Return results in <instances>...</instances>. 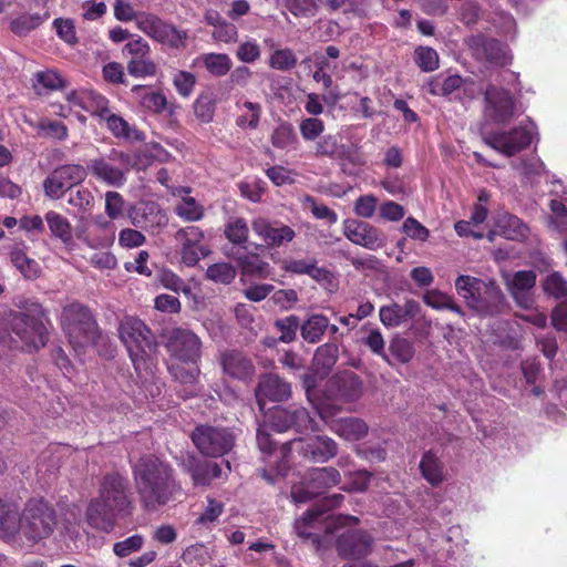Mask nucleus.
<instances>
[{
    "label": "nucleus",
    "instance_id": "obj_1",
    "mask_svg": "<svg viewBox=\"0 0 567 567\" xmlns=\"http://www.w3.org/2000/svg\"><path fill=\"white\" fill-rule=\"evenodd\" d=\"M135 501L128 477L112 471L99 481L97 495L90 499L85 509V522L96 532L110 534L118 519L132 517Z\"/></svg>",
    "mask_w": 567,
    "mask_h": 567
},
{
    "label": "nucleus",
    "instance_id": "obj_2",
    "mask_svg": "<svg viewBox=\"0 0 567 567\" xmlns=\"http://www.w3.org/2000/svg\"><path fill=\"white\" fill-rule=\"evenodd\" d=\"M132 474L140 504L146 512L158 511L181 492L174 467L156 455L141 456L132 466Z\"/></svg>",
    "mask_w": 567,
    "mask_h": 567
},
{
    "label": "nucleus",
    "instance_id": "obj_3",
    "mask_svg": "<svg viewBox=\"0 0 567 567\" xmlns=\"http://www.w3.org/2000/svg\"><path fill=\"white\" fill-rule=\"evenodd\" d=\"M18 307L21 311H13L9 316L10 331L21 342V349L39 351L49 341L48 311L34 300L21 301Z\"/></svg>",
    "mask_w": 567,
    "mask_h": 567
},
{
    "label": "nucleus",
    "instance_id": "obj_4",
    "mask_svg": "<svg viewBox=\"0 0 567 567\" xmlns=\"http://www.w3.org/2000/svg\"><path fill=\"white\" fill-rule=\"evenodd\" d=\"M343 499L344 496L342 494L323 497L319 505L309 508L296 520L295 529L297 535L301 538L310 539L313 544H319L321 530L326 534H331L334 529L350 523L357 524L359 519L355 516L327 514L329 511L339 507Z\"/></svg>",
    "mask_w": 567,
    "mask_h": 567
},
{
    "label": "nucleus",
    "instance_id": "obj_5",
    "mask_svg": "<svg viewBox=\"0 0 567 567\" xmlns=\"http://www.w3.org/2000/svg\"><path fill=\"white\" fill-rule=\"evenodd\" d=\"M59 518L54 506L44 498H30L20 514V533L33 546L51 537Z\"/></svg>",
    "mask_w": 567,
    "mask_h": 567
},
{
    "label": "nucleus",
    "instance_id": "obj_6",
    "mask_svg": "<svg viewBox=\"0 0 567 567\" xmlns=\"http://www.w3.org/2000/svg\"><path fill=\"white\" fill-rule=\"evenodd\" d=\"M60 322L75 350L91 343L97 332L96 320L87 306L74 301L63 307Z\"/></svg>",
    "mask_w": 567,
    "mask_h": 567
},
{
    "label": "nucleus",
    "instance_id": "obj_7",
    "mask_svg": "<svg viewBox=\"0 0 567 567\" xmlns=\"http://www.w3.org/2000/svg\"><path fill=\"white\" fill-rule=\"evenodd\" d=\"M138 163L140 155L137 153L112 148L107 158L91 159L86 172L106 185L122 187L126 183V173L138 168Z\"/></svg>",
    "mask_w": 567,
    "mask_h": 567
},
{
    "label": "nucleus",
    "instance_id": "obj_8",
    "mask_svg": "<svg viewBox=\"0 0 567 567\" xmlns=\"http://www.w3.org/2000/svg\"><path fill=\"white\" fill-rule=\"evenodd\" d=\"M118 333L140 374L147 369L146 359L155 343L151 329L138 318L125 317L120 323Z\"/></svg>",
    "mask_w": 567,
    "mask_h": 567
},
{
    "label": "nucleus",
    "instance_id": "obj_9",
    "mask_svg": "<svg viewBox=\"0 0 567 567\" xmlns=\"http://www.w3.org/2000/svg\"><path fill=\"white\" fill-rule=\"evenodd\" d=\"M293 444L298 445L303 457L317 463H326L338 454V444L327 435H316L306 441L302 439L291 440L282 443L278 449L280 455L278 473L288 468V457Z\"/></svg>",
    "mask_w": 567,
    "mask_h": 567
},
{
    "label": "nucleus",
    "instance_id": "obj_10",
    "mask_svg": "<svg viewBox=\"0 0 567 567\" xmlns=\"http://www.w3.org/2000/svg\"><path fill=\"white\" fill-rule=\"evenodd\" d=\"M340 482L341 475L332 466L310 468L303 475L300 484L292 487L291 496L296 503H306L326 494Z\"/></svg>",
    "mask_w": 567,
    "mask_h": 567
},
{
    "label": "nucleus",
    "instance_id": "obj_11",
    "mask_svg": "<svg viewBox=\"0 0 567 567\" xmlns=\"http://www.w3.org/2000/svg\"><path fill=\"white\" fill-rule=\"evenodd\" d=\"M190 439L199 453L208 457L224 456L235 445V436L230 430L207 424L197 425Z\"/></svg>",
    "mask_w": 567,
    "mask_h": 567
},
{
    "label": "nucleus",
    "instance_id": "obj_12",
    "mask_svg": "<svg viewBox=\"0 0 567 567\" xmlns=\"http://www.w3.org/2000/svg\"><path fill=\"white\" fill-rule=\"evenodd\" d=\"M137 29L152 40L175 50L184 49L188 39L186 30L178 29L151 12H141Z\"/></svg>",
    "mask_w": 567,
    "mask_h": 567
},
{
    "label": "nucleus",
    "instance_id": "obj_13",
    "mask_svg": "<svg viewBox=\"0 0 567 567\" xmlns=\"http://www.w3.org/2000/svg\"><path fill=\"white\" fill-rule=\"evenodd\" d=\"M165 348L169 355L181 363L196 364L202 357L199 337L186 328H173L166 333Z\"/></svg>",
    "mask_w": 567,
    "mask_h": 567
},
{
    "label": "nucleus",
    "instance_id": "obj_14",
    "mask_svg": "<svg viewBox=\"0 0 567 567\" xmlns=\"http://www.w3.org/2000/svg\"><path fill=\"white\" fill-rule=\"evenodd\" d=\"M264 423L278 433H284L290 429L302 433L313 430L315 421L306 408L292 404L289 406H275Z\"/></svg>",
    "mask_w": 567,
    "mask_h": 567
},
{
    "label": "nucleus",
    "instance_id": "obj_15",
    "mask_svg": "<svg viewBox=\"0 0 567 567\" xmlns=\"http://www.w3.org/2000/svg\"><path fill=\"white\" fill-rule=\"evenodd\" d=\"M465 43L471 55L478 62L495 66H505L512 61L507 45L484 33L468 37Z\"/></svg>",
    "mask_w": 567,
    "mask_h": 567
},
{
    "label": "nucleus",
    "instance_id": "obj_16",
    "mask_svg": "<svg viewBox=\"0 0 567 567\" xmlns=\"http://www.w3.org/2000/svg\"><path fill=\"white\" fill-rule=\"evenodd\" d=\"M87 176L86 168L80 164H64L54 168L43 181L44 194L52 199H60Z\"/></svg>",
    "mask_w": 567,
    "mask_h": 567
},
{
    "label": "nucleus",
    "instance_id": "obj_17",
    "mask_svg": "<svg viewBox=\"0 0 567 567\" xmlns=\"http://www.w3.org/2000/svg\"><path fill=\"white\" fill-rule=\"evenodd\" d=\"M174 238L179 246L182 262L187 267H195L210 254L209 247L204 244L205 234L197 226L179 228Z\"/></svg>",
    "mask_w": 567,
    "mask_h": 567
},
{
    "label": "nucleus",
    "instance_id": "obj_18",
    "mask_svg": "<svg viewBox=\"0 0 567 567\" xmlns=\"http://www.w3.org/2000/svg\"><path fill=\"white\" fill-rule=\"evenodd\" d=\"M532 140L530 131L524 126H516L508 132H491L483 138L486 145L507 157L526 150Z\"/></svg>",
    "mask_w": 567,
    "mask_h": 567
},
{
    "label": "nucleus",
    "instance_id": "obj_19",
    "mask_svg": "<svg viewBox=\"0 0 567 567\" xmlns=\"http://www.w3.org/2000/svg\"><path fill=\"white\" fill-rule=\"evenodd\" d=\"M484 100L485 114L496 124L508 123L515 115L516 103L508 90L489 84L486 87Z\"/></svg>",
    "mask_w": 567,
    "mask_h": 567
},
{
    "label": "nucleus",
    "instance_id": "obj_20",
    "mask_svg": "<svg viewBox=\"0 0 567 567\" xmlns=\"http://www.w3.org/2000/svg\"><path fill=\"white\" fill-rule=\"evenodd\" d=\"M326 393L334 401L354 402L363 393V382L353 371L344 370L328 380Z\"/></svg>",
    "mask_w": 567,
    "mask_h": 567
},
{
    "label": "nucleus",
    "instance_id": "obj_21",
    "mask_svg": "<svg viewBox=\"0 0 567 567\" xmlns=\"http://www.w3.org/2000/svg\"><path fill=\"white\" fill-rule=\"evenodd\" d=\"M343 235L352 244L369 250H378L385 245V236L383 231L363 220L352 218L344 219Z\"/></svg>",
    "mask_w": 567,
    "mask_h": 567
},
{
    "label": "nucleus",
    "instance_id": "obj_22",
    "mask_svg": "<svg viewBox=\"0 0 567 567\" xmlns=\"http://www.w3.org/2000/svg\"><path fill=\"white\" fill-rule=\"evenodd\" d=\"M251 228L254 234L269 248L281 247L291 243L296 237V231L290 226L261 216L252 219Z\"/></svg>",
    "mask_w": 567,
    "mask_h": 567
},
{
    "label": "nucleus",
    "instance_id": "obj_23",
    "mask_svg": "<svg viewBox=\"0 0 567 567\" xmlns=\"http://www.w3.org/2000/svg\"><path fill=\"white\" fill-rule=\"evenodd\" d=\"M373 537L365 530L351 529L338 536L336 548L340 557L359 559L372 551Z\"/></svg>",
    "mask_w": 567,
    "mask_h": 567
},
{
    "label": "nucleus",
    "instance_id": "obj_24",
    "mask_svg": "<svg viewBox=\"0 0 567 567\" xmlns=\"http://www.w3.org/2000/svg\"><path fill=\"white\" fill-rule=\"evenodd\" d=\"M76 238L91 248H106L114 243L115 226L113 221L99 216L92 223L79 226L76 228Z\"/></svg>",
    "mask_w": 567,
    "mask_h": 567
},
{
    "label": "nucleus",
    "instance_id": "obj_25",
    "mask_svg": "<svg viewBox=\"0 0 567 567\" xmlns=\"http://www.w3.org/2000/svg\"><path fill=\"white\" fill-rule=\"evenodd\" d=\"M256 400L259 409L262 411L266 401L280 402L288 400L291 395V385L277 374H265L258 382Z\"/></svg>",
    "mask_w": 567,
    "mask_h": 567
},
{
    "label": "nucleus",
    "instance_id": "obj_26",
    "mask_svg": "<svg viewBox=\"0 0 567 567\" xmlns=\"http://www.w3.org/2000/svg\"><path fill=\"white\" fill-rule=\"evenodd\" d=\"M130 219L135 227L153 230L166 225L167 216L154 202H141L130 210Z\"/></svg>",
    "mask_w": 567,
    "mask_h": 567
},
{
    "label": "nucleus",
    "instance_id": "obj_27",
    "mask_svg": "<svg viewBox=\"0 0 567 567\" xmlns=\"http://www.w3.org/2000/svg\"><path fill=\"white\" fill-rule=\"evenodd\" d=\"M317 154L360 165V155L353 145L341 144L338 135H326L317 143Z\"/></svg>",
    "mask_w": 567,
    "mask_h": 567
},
{
    "label": "nucleus",
    "instance_id": "obj_28",
    "mask_svg": "<svg viewBox=\"0 0 567 567\" xmlns=\"http://www.w3.org/2000/svg\"><path fill=\"white\" fill-rule=\"evenodd\" d=\"M225 374L237 380H249L255 374L252 361L238 350H226L220 354Z\"/></svg>",
    "mask_w": 567,
    "mask_h": 567
},
{
    "label": "nucleus",
    "instance_id": "obj_29",
    "mask_svg": "<svg viewBox=\"0 0 567 567\" xmlns=\"http://www.w3.org/2000/svg\"><path fill=\"white\" fill-rule=\"evenodd\" d=\"M476 305L472 310L480 316H494L502 311L504 306V295L494 281H485V289L480 290L475 297Z\"/></svg>",
    "mask_w": 567,
    "mask_h": 567
},
{
    "label": "nucleus",
    "instance_id": "obj_30",
    "mask_svg": "<svg viewBox=\"0 0 567 567\" xmlns=\"http://www.w3.org/2000/svg\"><path fill=\"white\" fill-rule=\"evenodd\" d=\"M186 472L189 474L194 486H209L214 478L221 476L219 464L195 457L186 464Z\"/></svg>",
    "mask_w": 567,
    "mask_h": 567
},
{
    "label": "nucleus",
    "instance_id": "obj_31",
    "mask_svg": "<svg viewBox=\"0 0 567 567\" xmlns=\"http://www.w3.org/2000/svg\"><path fill=\"white\" fill-rule=\"evenodd\" d=\"M44 219L50 229L51 237L59 239L68 249H73L75 243L70 220L55 210L47 212Z\"/></svg>",
    "mask_w": 567,
    "mask_h": 567
},
{
    "label": "nucleus",
    "instance_id": "obj_32",
    "mask_svg": "<svg viewBox=\"0 0 567 567\" xmlns=\"http://www.w3.org/2000/svg\"><path fill=\"white\" fill-rule=\"evenodd\" d=\"M18 533H20L18 507L0 499V539L11 542Z\"/></svg>",
    "mask_w": 567,
    "mask_h": 567
},
{
    "label": "nucleus",
    "instance_id": "obj_33",
    "mask_svg": "<svg viewBox=\"0 0 567 567\" xmlns=\"http://www.w3.org/2000/svg\"><path fill=\"white\" fill-rule=\"evenodd\" d=\"M339 358V349L336 343L327 342L319 346L312 359V368L320 378L327 377L336 365Z\"/></svg>",
    "mask_w": 567,
    "mask_h": 567
},
{
    "label": "nucleus",
    "instance_id": "obj_34",
    "mask_svg": "<svg viewBox=\"0 0 567 567\" xmlns=\"http://www.w3.org/2000/svg\"><path fill=\"white\" fill-rule=\"evenodd\" d=\"M367 423L359 417H343L334 421L331 431L347 441H359L368 434Z\"/></svg>",
    "mask_w": 567,
    "mask_h": 567
},
{
    "label": "nucleus",
    "instance_id": "obj_35",
    "mask_svg": "<svg viewBox=\"0 0 567 567\" xmlns=\"http://www.w3.org/2000/svg\"><path fill=\"white\" fill-rule=\"evenodd\" d=\"M422 477L433 487L441 485L444 480V464L432 451L425 452L420 461Z\"/></svg>",
    "mask_w": 567,
    "mask_h": 567
},
{
    "label": "nucleus",
    "instance_id": "obj_36",
    "mask_svg": "<svg viewBox=\"0 0 567 567\" xmlns=\"http://www.w3.org/2000/svg\"><path fill=\"white\" fill-rule=\"evenodd\" d=\"M106 124L107 130L115 138H123L126 141L142 142L145 138L143 132L131 125L122 116L114 113H110L103 121Z\"/></svg>",
    "mask_w": 567,
    "mask_h": 567
},
{
    "label": "nucleus",
    "instance_id": "obj_37",
    "mask_svg": "<svg viewBox=\"0 0 567 567\" xmlns=\"http://www.w3.org/2000/svg\"><path fill=\"white\" fill-rule=\"evenodd\" d=\"M496 229L499 235L509 240H522L528 234V227L523 220L508 213L499 215L496 221Z\"/></svg>",
    "mask_w": 567,
    "mask_h": 567
},
{
    "label": "nucleus",
    "instance_id": "obj_38",
    "mask_svg": "<svg viewBox=\"0 0 567 567\" xmlns=\"http://www.w3.org/2000/svg\"><path fill=\"white\" fill-rule=\"evenodd\" d=\"M10 260L25 279L33 280L40 277L42 270L39 262L27 255L24 247L14 246L10 251Z\"/></svg>",
    "mask_w": 567,
    "mask_h": 567
},
{
    "label": "nucleus",
    "instance_id": "obj_39",
    "mask_svg": "<svg viewBox=\"0 0 567 567\" xmlns=\"http://www.w3.org/2000/svg\"><path fill=\"white\" fill-rule=\"evenodd\" d=\"M329 327V319L321 313L310 315L300 327V334L308 343H318L321 341Z\"/></svg>",
    "mask_w": 567,
    "mask_h": 567
},
{
    "label": "nucleus",
    "instance_id": "obj_40",
    "mask_svg": "<svg viewBox=\"0 0 567 567\" xmlns=\"http://www.w3.org/2000/svg\"><path fill=\"white\" fill-rule=\"evenodd\" d=\"M485 289V280L468 275H460L455 280V290L462 297L466 306L472 309L476 305L475 297L480 290Z\"/></svg>",
    "mask_w": 567,
    "mask_h": 567
},
{
    "label": "nucleus",
    "instance_id": "obj_41",
    "mask_svg": "<svg viewBox=\"0 0 567 567\" xmlns=\"http://www.w3.org/2000/svg\"><path fill=\"white\" fill-rule=\"evenodd\" d=\"M240 271L245 276L267 279L272 275V267L257 255H245L238 259Z\"/></svg>",
    "mask_w": 567,
    "mask_h": 567
},
{
    "label": "nucleus",
    "instance_id": "obj_42",
    "mask_svg": "<svg viewBox=\"0 0 567 567\" xmlns=\"http://www.w3.org/2000/svg\"><path fill=\"white\" fill-rule=\"evenodd\" d=\"M49 18V12L22 13L10 21V30L18 37H25L39 28Z\"/></svg>",
    "mask_w": 567,
    "mask_h": 567
},
{
    "label": "nucleus",
    "instance_id": "obj_43",
    "mask_svg": "<svg viewBox=\"0 0 567 567\" xmlns=\"http://www.w3.org/2000/svg\"><path fill=\"white\" fill-rule=\"evenodd\" d=\"M199 60L207 72L215 78L227 75L233 66L231 59L226 53H205L200 55Z\"/></svg>",
    "mask_w": 567,
    "mask_h": 567
},
{
    "label": "nucleus",
    "instance_id": "obj_44",
    "mask_svg": "<svg viewBox=\"0 0 567 567\" xmlns=\"http://www.w3.org/2000/svg\"><path fill=\"white\" fill-rule=\"evenodd\" d=\"M426 306L436 310H450L464 318L463 309L455 302L454 297L440 290H429L423 296Z\"/></svg>",
    "mask_w": 567,
    "mask_h": 567
},
{
    "label": "nucleus",
    "instance_id": "obj_45",
    "mask_svg": "<svg viewBox=\"0 0 567 567\" xmlns=\"http://www.w3.org/2000/svg\"><path fill=\"white\" fill-rule=\"evenodd\" d=\"M174 213L186 223H195L204 218L205 208L194 197L185 196L176 204Z\"/></svg>",
    "mask_w": 567,
    "mask_h": 567
},
{
    "label": "nucleus",
    "instance_id": "obj_46",
    "mask_svg": "<svg viewBox=\"0 0 567 567\" xmlns=\"http://www.w3.org/2000/svg\"><path fill=\"white\" fill-rule=\"evenodd\" d=\"M226 239L234 245H244L249 237V227L245 218H230L224 228Z\"/></svg>",
    "mask_w": 567,
    "mask_h": 567
},
{
    "label": "nucleus",
    "instance_id": "obj_47",
    "mask_svg": "<svg viewBox=\"0 0 567 567\" xmlns=\"http://www.w3.org/2000/svg\"><path fill=\"white\" fill-rule=\"evenodd\" d=\"M237 275L236 268L226 261L215 262L206 269L205 277L215 284L230 285Z\"/></svg>",
    "mask_w": 567,
    "mask_h": 567
},
{
    "label": "nucleus",
    "instance_id": "obj_48",
    "mask_svg": "<svg viewBox=\"0 0 567 567\" xmlns=\"http://www.w3.org/2000/svg\"><path fill=\"white\" fill-rule=\"evenodd\" d=\"M83 111L90 113L93 117H97L100 121H104L111 113L110 101L101 93L91 90L89 91Z\"/></svg>",
    "mask_w": 567,
    "mask_h": 567
},
{
    "label": "nucleus",
    "instance_id": "obj_49",
    "mask_svg": "<svg viewBox=\"0 0 567 567\" xmlns=\"http://www.w3.org/2000/svg\"><path fill=\"white\" fill-rule=\"evenodd\" d=\"M389 351L391 357L399 363L406 364L409 363L414 354L415 350L413 343L402 337H394L390 341Z\"/></svg>",
    "mask_w": 567,
    "mask_h": 567
},
{
    "label": "nucleus",
    "instance_id": "obj_50",
    "mask_svg": "<svg viewBox=\"0 0 567 567\" xmlns=\"http://www.w3.org/2000/svg\"><path fill=\"white\" fill-rule=\"evenodd\" d=\"M157 64L150 55L144 58L130 59L127 62V72L133 78H152L157 74Z\"/></svg>",
    "mask_w": 567,
    "mask_h": 567
},
{
    "label": "nucleus",
    "instance_id": "obj_51",
    "mask_svg": "<svg viewBox=\"0 0 567 567\" xmlns=\"http://www.w3.org/2000/svg\"><path fill=\"white\" fill-rule=\"evenodd\" d=\"M413 59L423 72H433L440 65L439 54L431 47L419 45L415 48Z\"/></svg>",
    "mask_w": 567,
    "mask_h": 567
},
{
    "label": "nucleus",
    "instance_id": "obj_52",
    "mask_svg": "<svg viewBox=\"0 0 567 567\" xmlns=\"http://www.w3.org/2000/svg\"><path fill=\"white\" fill-rule=\"evenodd\" d=\"M465 83V80L458 74H452L440 81L439 79L432 80L430 92L433 95L449 96L455 91L460 90Z\"/></svg>",
    "mask_w": 567,
    "mask_h": 567
},
{
    "label": "nucleus",
    "instance_id": "obj_53",
    "mask_svg": "<svg viewBox=\"0 0 567 567\" xmlns=\"http://www.w3.org/2000/svg\"><path fill=\"white\" fill-rule=\"evenodd\" d=\"M274 326L280 332L279 341L290 343L297 339V332L300 330L301 323L298 316L290 315L276 320Z\"/></svg>",
    "mask_w": 567,
    "mask_h": 567
},
{
    "label": "nucleus",
    "instance_id": "obj_54",
    "mask_svg": "<svg viewBox=\"0 0 567 567\" xmlns=\"http://www.w3.org/2000/svg\"><path fill=\"white\" fill-rule=\"evenodd\" d=\"M546 295L556 299L567 297V280L558 271L549 274L543 281Z\"/></svg>",
    "mask_w": 567,
    "mask_h": 567
},
{
    "label": "nucleus",
    "instance_id": "obj_55",
    "mask_svg": "<svg viewBox=\"0 0 567 567\" xmlns=\"http://www.w3.org/2000/svg\"><path fill=\"white\" fill-rule=\"evenodd\" d=\"M297 65V56L291 49H278L269 59V66L278 71H289Z\"/></svg>",
    "mask_w": 567,
    "mask_h": 567
},
{
    "label": "nucleus",
    "instance_id": "obj_56",
    "mask_svg": "<svg viewBox=\"0 0 567 567\" xmlns=\"http://www.w3.org/2000/svg\"><path fill=\"white\" fill-rule=\"evenodd\" d=\"M37 128L39 133L59 141H65L69 136V128L63 122L53 121L50 118H41L38 122Z\"/></svg>",
    "mask_w": 567,
    "mask_h": 567
},
{
    "label": "nucleus",
    "instance_id": "obj_57",
    "mask_svg": "<svg viewBox=\"0 0 567 567\" xmlns=\"http://www.w3.org/2000/svg\"><path fill=\"white\" fill-rule=\"evenodd\" d=\"M297 140L293 126L290 123H281L271 134V144L277 148H287Z\"/></svg>",
    "mask_w": 567,
    "mask_h": 567
},
{
    "label": "nucleus",
    "instance_id": "obj_58",
    "mask_svg": "<svg viewBox=\"0 0 567 567\" xmlns=\"http://www.w3.org/2000/svg\"><path fill=\"white\" fill-rule=\"evenodd\" d=\"M224 513V504L215 498H207V506L195 520L196 525L209 527L215 524Z\"/></svg>",
    "mask_w": 567,
    "mask_h": 567
},
{
    "label": "nucleus",
    "instance_id": "obj_59",
    "mask_svg": "<svg viewBox=\"0 0 567 567\" xmlns=\"http://www.w3.org/2000/svg\"><path fill=\"white\" fill-rule=\"evenodd\" d=\"M144 545V536L140 534H134L123 540L116 542L113 545V553L120 557L124 558L133 553L138 551Z\"/></svg>",
    "mask_w": 567,
    "mask_h": 567
},
{
    "label": "nucleus",
    "instance_id": "obj_60",
    "mask_svg": "<svg viewBox=\"0 0 567 567\" xmlns=\"http://www.w3.org/2000/svg\"><path fill=\"white\" fill-rule=\"evenodd\" d=\"M182 559L186 564H196L205 566L210 561L212 556L209 549L204 544H194L188 546L182 554Z\"/></svg>",
    "mask_w": 567,
    "mask_h": 567
},
{
    "label": "nucleus",
    "instance_id": "obj_61",
    "mask_svg": "<svg viewBox=\"0 0 567 567\" xmlns=\"http://www.w3.org/2000/svg\"><path fill=\"white\" fill-rule=\"evenodd\" d=\"M125 210L124 197L115 190L105 193V214L111 221L118 219L123 216Z\"/></svg>",
    "mask_w": 567,
    "mask_h": 567
},
{
    "label": "nucleus",
    "instance_id": "obj_62",
    "mask_svg": "<svg viewBox=\"0 0 567 567\" xmlns=\"http://www.w3.org/2000/svg\"><path fill=\"white\" fill-rule=\"evenodd\" d=\"M52 24L58 37L66 44L74 45L78 43L75 24L72 19L56 18Z\"/></svg>",
    "mask_w": 567,
    "mask_h": 567
},
{
    "label": "nucleus",
    "instance_id": "obj_63",
    "mask_svg": "<svg viewBox=\"0 0 567 567\" xmlns=\"http://www.w3.org/2000/svg\"><path fill=\"white\" fill-rule=\"evenodd\" d=\"M271 430L265 423L257 429L256 440L259 451L266 456H271L277 452V443L271 437Z\"/></svg>",
    "mask_w": 567,
    "mask_h": 567
},
{
    "label": "nucleus",
    "instance_id": "obj_64",
    "mask_svg": "<svg viewBox=\"0 0 567 567\" xmlns=\"http://www.w3.org/2000/svg\"><path fill=\"white\" fill-rule=\"evenodd\" d=\"M168 371L176 381L183 384H194L199 374L198 363L192 364L189 368L173 363L168 367Z\"/></svg>",
    "mask_w": 567,
    "mask_h": 567
}]
</instances>
